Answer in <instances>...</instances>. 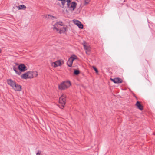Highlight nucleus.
<instances>
[{
  "label": "nucleus",
  "mask_w": 155,
  "mask_h": 155,
  "mask_svg": "<svg viewBox=\"0 0 155 155\" xmlns=\"http://www.w3.org/2000/svg\"><path fill=\"white\" fill-rule=\"evenodd\" d=\"M71 85V83L70 81H64L59 85L58 88L61 90H64L68 88Z\"/></svg>",
  "instance_id": "obj_1"
},
{
  "label": "nucleus",
  "mask_w": 155,
  "mask_h": 155,
  "mask_svg": "<svg viewBox=\"0 0 155 155\" xmlns=\"http://www.w3.org/2000/svg\"><path fill=\"white\" fill-rule=\"evenodd\" d=\"M86 54L87 55H90V52H89L88 51H86Z\"/></svg>",
  "instance_id": "obj_27"
},
{
  "label": "nucleus",
  "mask_w": 155,
  "mask_h": 155,
  "mask_svg": "<svg viewBox=\"0 0 155 155\" xmlns=\"http://www.w3.org/2000/svg\"><path fill=\"white\" fill-rule=\"evenodd\" d=\"M136 105L137 107L140 110H142L143 109V106L141 104L139 101H137V102L136 104Z\"/></svg>",
  "instance_id": "obj_8"
},
{
  "label": "nucleus",
  "mask_w": 155,
  "mask_h": 155,
  "mask_svg": "<svg viewBox=\"0 0 155 155\" xmlns=\"http://www.w3.org/2000/svg\"><path fill=\"white\" fill-rule=\"evenodd\" d=\"M7 82L8 84L13 89L14 88V86H15L16 84L15 81L12 80L11 79H8L7 80Z\"/></svg>",
  "instance_id": "obj_3"
},
{
  "label": "nucleus",
  "mask_w": 155,
  "mask_h": 155,
  "mask_svg": "<svg viewBox=\"0 0 155 155\" xmlns=\"http://www.w3.org/2000/svg\"><path fill=\"white\" fill-rule=\"evenodd\" d=\"M73 62V61L72 60L69 58L67 62V64L68 66L69 67H71L72 65Z\"/></svg>",
  "instance_id": "obj_11"
},
{
  "label": "nucleus",
  "mask_w": 155,
  "mask_h": 155,
  "mask_svg": "<svg viewBox=\"0 0 155 155\" xmlns=\"http://www.w3.org/2000/svg\"><path fill=\"white\" fill-rule=\"evenodd\" d=\"M17 8H18V9H24L26 8V6L24 5H20L18 7L17 6Z\"/></svg>",
  "instance_id": "obj_14"
},
{
  "label": "nucleus",
  "mask_w": 155,
  "mask_h": 155,
  "mask_svg": "<svg viewBox=\"0 0 155 155\" xmlns=\"http://www.w3.org/2000/svg\"><path fill=\"white\" fill-rule=\"evenodd\" d=\"M28 72L26 73L23 74L21 76V78L25 79H26L28 78Z\"/></svg>",
  "instance_id": "obj_10"
},
{
  "label": "nucleus",
  "mask_w": 155,
  "mask_h": 155,
  "mask_svg": "<svg viewBox=\"0 0 155 155\" xmlns=\"http://www.w3.org/2000/svg\"><path fill=\"white\" fill-rule=\"evenodd\" d=\"M84 48L86 51H87L89 52H90L91 48L88 45H83Z\"/></svg>",
  "instance_id": "obj_9"
},
{
  "label": "nucleus",
  "mask_w": 155,
  "mask_h": 155,
  "mask_svg": "<svg viewBox=\"0 0 155 155\" xmlns=\"http://www.w3.org/2000/svg\"><path fill=\"white\" fill-rule=\"evenodd\" d=\"M62 24H63V22H62L59 21L58 22H56L55 25H60L61 26H63L64 25H63Z\"/></svg>",
  "instance_id": "obj_18"
},
{
  "label": "nucleus",
  "mask_w": 155,
  "mask_h": 155,
  "mask_svg": "<svg viewBox=\"0 0 155 155\" xmlns=\"http://www.w3.org/2000/svg\"><path fill=\"white\" fill-rule=\"evenodd\" d=\"M70 58L73 61L74 60L77 59V57L76 55H74L71 56Z\"/></svg>",
  "instance_id": "obj_17"
},
{
  "label": "nucleus",
  "mask_w": 155,
  "mask_h": 155,
  "mask_svg": "<svg viewBox=\"0 0 155 155\" xmlns=\"http://www.w3.org/2000/svg\"><path fill=\"white\" fill-rule=\"evenodd\" d=\"M61 65V64L60 60L56 61L55 62H53L51 64V65L54 67L60 66Z\"/></svg>",
  "instance_id": "obj_5"
},
{
  "label": "nucleus",
  "mask_w": 155,
  "mask_h": 155,
  "mask_svg": "<svg viewBox=\"0 0 155 155\" xmlns=\"http://www.w3.org/2000/svg\"><path fill=\"white\" fill-rule=\"evenodd\" d=\"M13 70L15 71V73L18 75H20L21 74V72L20 71H18V68L16 67L15 66H13Z\"/></svg>",
  "instance_id": "obj_13"
},
{
  "label": "nucleus",
  "mask_w": 155,
  "mask_h": 155,
  "mask_svg": "<svg viewBox=\"0 0 155 155\" xmlns=\"http://www.w3.org/2000/svg\"><path fill=\"white\" fill-rule=\"evenodd\" d=\"M111 80L114 83H122L123 81L119 78H115L114 79H111Z\"/></svg>",
  "instance_id": "obj_6"
},
{
  "label": "nucleus",
  "mask_w": 155,
  "mask_h": 155,
  "mask_svg": "<svg viewBox=\"0 0 155 155\" xmlns=\"http://www.w3.org/2000/svg\"><path fill=\"white\" fill-rule=\"evenodd\" d=\"M93 68L94 69V70L96 72V73H97L98 72V71L97 69L95 67H94V66H93Z\"/></svg>",
  "instance_id": "obj_23"
},
{
  "label": "nucleus",
  "mask_w": 155,
  "mask_h": 155,
  "mask_svg": "<svg viewBox=\"0 0 155 155\" xmlns=\"http://www.w3.org/2000/svg\"><path fill=\"white\" fill-rule=\"evenodd\" d=\"M1 49H0V53H1Z\"/></svg>",
  "instance_id": "obj_28"
},
{
  "label": "nucleus",
  "mask_w": 155,
  "mask_h": 155,
  "mask_svg": "<svg viewBox=\"0 0 155 155\" xmlns=\"http://www.w3.org/2000/svg\"><path fill=\"white\" fill-rule=\"evenodd\" d=\"M28 78H33L32 76V71H28Z\"/></svg>",
  "instance_id": "obj_15"
},
{
  "label": "nucleus",
  "mask_w": 155,
  "mask_h": 155,
  "mask_svg": "<svg viewBox=\"0 0 155 155\" xmlns=\"http://www.w3.org/2000/svg\"><path fill=\"white\" fill-rule=\"evenodd\" d=\"M53 27L52 28L53 29V30L54 31H55V30L56 28H56L54 25H53Z\"/></svg>",
  "instance_id": "obj_25"
},
{
  "label": "nucleus",
  "mask_w": 155,
  "mask_h": 155,
  "mask_svg": "<svg viewBox=\"0 0 155 155\" xmlns=\"http://www.w3.org/2000/svg\"><path fill=\"white\" fill-rule=\"evenodd\" d=\"M80 73L79 71L77 70H75L74 72V74L75 75H78Z\"/></svg>",
  "instance_id": "obj_21"
},
{
  "label": "nucleus",
  "mask_w": 155,
  "mask_h": 155,
  "mask_svg": "<svg viewBox=\"0 0 155 155\" xmlns=\"http://www.w3.org/2000/svg\"><path fill=\"white\" fill-rule=\"evenodd\" d=\"M74 23L77 26L78 25L80 21L78 20H73Z\"/></svg>",
  "instance_id": "obj_19"
},
{
  "label": "nucleus",
  "mask_w": 155,
  "mask_h": 155,
  "mask_svg": "<svg viewBox=\"0 0 155 155\" xmlns=\"http://www.w3.org/2000/svg\"><path fill=\"white\" fill-rule=\"evenodd\" d=\"M66 96L64 95H62L61 97L59 98V102L61 104V106L62 107H61V108H63L64 107V105L66 103Z\"/></svg>",
  "instance_id": "obj_2"
},
{
  "label": "nucleus",
  "mask_w": 155,
  "mask_h": 155,
  "mask_svg": "<svg viewBox=\"0 0 155 155\" xmlns=\"http://www.w3.org/2000/svg\"><path fill=\"white\" fill-rule=\"evenodd\" d=\"M91 0H84V5H86L89 3Z\"/></svg>",
  "instance_id": "obj_22"
},
{
  "label": "nucleus",
  "mask_w": 155,
  "mask_h": 155,
  "mask_svg": "<svg viewBox=\"0 0 155 155\" xmlns=\"http://www.w3.org/2000/svg\"><path fill=\"white\" fill-rule=\"evenodd\" d=\"M45 18H49V16H50V17L51 16H50V15H45Z\"/></svg>",
  "instance_id": "obj_24"
},
{
  "label": "nucleus",
  "mask_w": 155,
  "mask_h": 155,
  "mask_svg": "<svg viewBox=\"0 0 155 155\" xmlns=\"http://www.w3.org/2000/svg\"><path fill=\"white\" fill-rule=\"evenodd\" d=\"M13 89L15 91H20L21 90V85L16 84Z\"/></svg>",
  "instance_id": "obj_7"
},
{
  "label": "nucleus",
  "mask_w": 155,
  "mask_h": 155,
  "mask_svg": "<svg viewBox=\"0 0 155 155\" xmlns=\"http://www.w3.org/2000/svg\"><path fill=\"white\" fill-rule=\"evenodd\" d=\"M78 26L80 28L83 29V25L80 22H79V23Z\"/></svg>",
  "instance_id": "obj_20"
},
{
  "label": "nucleus",
  "mask_w": 155,
  "mask_h": 155,
  "mask_svg": "<svg viewBox=\"0 0 155 155\" xmlns=\"http://www.w3.org/2000/svg\"><path fill=\"white\" fill-rule=\"evenodd\" d=\"M32 76H33V78L35 77L38 75V73L36 71H32Z\"/></svg>",
  "instance_id": "obj_16"
},
{
  "label": "nucleus",
  "mask_w": 155,
  "mask_h": 155,
  "mask_svg": "<svg viewBox=\"0 0 155 155\" xmlns=\"http://www.w3.org/2000/svg\"><path fill=\"white\" fill-rule=\"evenodd\" d=\"M66 31V28L65 27H64L63 28H62L61 29H60L59 30V33L60 34H61L62 33H64Z\"/></svg>",
  "instance_id": "obj_12"
},
{
  "label": "nucleus",
  "mask_w": 155,
  "mask_h": 155,
  "mask_svg": "<svg viewBox=\"0 0 155 155\" xmlns=\"http://www.w3.org/2000/svg\"><path fill=\"white\" fill-rule=\"evenodd\" d=\"M18 69L20 70V71L24 72L27 70V67L23 64H21L19 65L18 67Z\"/></svg>",
  "instance_id": "obj_4"
},
{
  "label": "nucleus",
  "mask_w": 155,
  "mask_h": 155,
  "mask_svg": "<svg viewBox=\"0 0 155 155\" xmlns=\"http://www.w3.org/2000/svg\"><path fill=\"white\" fill-rule=\"evenodd\" d=\"M59 30L58 28H56V29L55 30V31H56L57 32H59Z\"/></svg>",
  "instance_id": "obj_26"
}]
</instances>
